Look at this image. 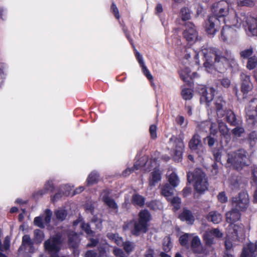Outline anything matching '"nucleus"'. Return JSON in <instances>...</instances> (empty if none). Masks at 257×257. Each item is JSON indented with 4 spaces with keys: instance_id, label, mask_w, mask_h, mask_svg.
<instances>
[{
    "instance_id": "obj_49",
    "label": "nucleus",
    "mask_w": 257,
    "mask_h": 257,
    "mask_svg": "<svg viewBox=\"0 0 257 257\" xmlns=\"http://www.w3.org/2000/svg\"><path fill=\"white\" fill-rule=\"evenodd\" d=\"M53 184L51 181H47L44 186L43 192L41 194L42 195L49 191H52L53 190Z\"/></svg>"
},
{
    "instance_id": "obj_28",
    "label": "nucleus",
    "mask_w": 257,
    "mask_h": 257,
    "mask_svg": "<svg viewBox=\"0 0 257 257\" xmlns=\"http://www.w3.org/2000/svg\"><path fill=\"white\" fill-rule=\"evenodd\" d=\"M174 188L175 187H172L169 184H166L162 188V194L166 197L167 200H169V197H171L174 194Z\"/></svg>"
},
{
    "instance_id": "obj_57",
    "label": "nucleus",
    "mask_w": 257,
    "mask_h": 257,
    "mask_svg": "<svg viewBox=\"0 0 257 257\" xmlns=\"http://www.w3.org/2000/svg\"><path fill=\"white\" fill-rule=\"evenodd\" d=\"M142 67V69L144 75L148 78V79L150 80H152L153 77V76L150 73L149 70L147 68L146 65H143V66H141Z\"/></svg>"
},
{
    "instance_id": "obj_25",
    "label": "nucleus",
    "mask_w": 257,
    "mask_h": 257,
    "mask_svg": "<svg viewBox=\"0 0 257 257\" xmlns=\"http://www.w3.org/2000/svg\"><path fill=\"white\" fill-rule=\"evenodd\" d=\"M228 24L223 26L221 33V39L223 41H225L229 38H231L235 33L234 30L231 27H228Z\"/></svg>"
},
{
    "instance_id": "obj_33",
    "label": "nucleus",
    "mask_w": 257,
    "mask_h": 257,
    "mask_svg": "<svg viewBox=\"0 0 257 257\" xmlns=\"http://www.w3.org/2000/svg\"><path fill=\"white\" fill-rule=\"evenodd\" d=\"M32 244L33 243L30 236L28 235H24L22 238V244L19 249V253H21L22 251L25 250L26 246L31 247Z\"/></svg>"
},
{
    "instance_id": "obj_12",
    "label": "nucleus",
    "mask_w": 257,
    "mask_h": 257,
    "mask_svg": "<svg viewBox=\"0 0 257 257\" xmlns=\"http://www.w3.org/2000/svg\"><path fill=\"white\" fill-rule=\"evenodd\" d=\"M189 147L192 151H195L199 155H201L204 151V148L201 141V138L197 134H195L193 136L189 142Z\"/></svg>"
},
{
    "instance_id": "obj_21",
    "label": "nucleus",
    "mask_w": 257,
    "mask_h": 257,
    "mask_svg": "<svg viewBox=\"0 0 257 257\" xmlns=\"http://www.w3.org/2000/svg\"><path fill=\"white\" fill-rule=\"evenodd\" d=\"M226 102L223 100L222 97H217L215 101V105L216 108L217 116L219 118H221L224 116V112L225 110L224 108Z\"/></svg>"
},
{
    "instance_id": "obj_6",
    "label": "nucleus",
    "mask_w": 257,
    "mask_h": 257,
    "mask_svg": "<svg viewBox=\"0 0 257 257\" xmlns=\"http://www.w3.org/2000/svg\"><path fill=\"white\" fill-rule=\"evenodd\" d=\"M249 203L248 195L245 192H241L238 197L233 198L232 200V207L239 211L245 210Z\"/></svg>"
},
{
    "instance_id": "obj_1",
    "label": "nucleus",
    "mask_w": 257,
    "mask_h": 257,
    "mask_svg": "<svg viewBox=\"0 0 257 257\" xmlns=\"http://www.w3.org/2000/svg\"><path fill=\"white\" fill-rule=\"evenodd\" d=\"M201 53L204 55V66L208 72L211 73L213 70L222 72L228 67L235 69L238 67L236 60L229 50H226L222 55L220 50L209 47L203 49Z\"/></svg>"
},
{
    "instance_id": "obj_58",
    "label": "nucleus",
    "mask_w": 257,
    "mask_h": 257,
    "mask_svg": "<svg viewBox=\"0 0 257 257\" xmlns=\"http://www.w3.org/2000/svg\"><path fill=\"white\" fill-rule=\"evenodd\" d=\"M150 133L151 137L152 139H155L157 138V126L155 125H151L150 126Z\"/></svg>"
},
{
    "instance_id": "obj_37",
    "label": "nucleus",
    "mask_w": 257,
    "mask_h": 257,
    "mask_svg": "<svg viewBox=\"0 0 257 257\" xmlns=\"http://www.w3.org/2000/svg\"><path fill=\"white\" fill-rule=\"evenodd\" d=\"M55 215L58 220L63 221L67 216V212L65 209L60 208L55 211Z\"/></svg>"
},
{
    "instance_id": "obj_46",
    "label": "nucleus",
    "mask_w": 257,
    "mask_h": 257,
    "mask_svg": "<svg viewBox=\"0 0 257 257\" xmlns=\"http://www.w3.org/2000/svg\"><path fill=\"white\" fill-rule=\"evenodd\" d=\"M52 215V212L50 209H47L45 210L44 214L42 216L45 223L48 224L50 222Z\"/></svg>"
},
{
    "instance_id": "obj_3",
    "label": "nucleus",
    "mask_w": 257,
    "mask_h": 257,
    "mask_svg": "<svg viewBox=\"0 0 257 257\" xmlns=\"http://www.w3.org/2000/svg\"><path fill=\"white\" fill-rule=\"evenodd\" d=\"M150 218V214L148 211L143 210L140 212L139 219L133 224L134 228L132 230V233L136 236L141 233H145L148 229L147 222Z\"/></svg>"
},
{
    "instance_id": "obj_54",
    "label": "nucleus",
    "mask_w": 257,
    "mask_h": 257,
    "mask_svg": "<svg viewBox=\"0 0 257 257\" xmlns=\"http://www.w3.org/2000/svg\"><path fill=\"white\" fill-rule=\"evenodd\" d=\"M172 246L170 238L168 237L165 239V241L163 242V249L167 252L169 251Z\"/></svg>"
},
{
    "instance_id": "obj_64",
    "label": "nucleus",
    "mask_w": 257,
    "mask_h": 257,
    "mask_svg": "<svg viewBox=\"0 0 257 257\" xmlns=\"http://www.w3.org/2000/svg\"><path fill=\"white\" fill-rule=\"evenodd\" d=\"M113 253L116 257H125V254L123 251L119 248H114Z\"/></svg>"
},
{
    "instance_id": "obj_22",
    "label": "nucleus",
    "mask_w": 257,
    "mask_h": 257,
    "mask_svg": "<svg viewBox=\"0 0 257 257\" xmlns=\"http://www.w3.org/2000/svg\"><path fill=\"white\" fill-rule=\"evenodd\" d=\"M239 211V210H236L235 208L232 207V210L226 214L227 222L230 223L231 224H232L233 222L238 220L240 217Z\"/></svg>"
},
{
    "instance_id": "obj_13",
    "label": "nucleus",
    "mask_w": 257,
    "mask_h": 257,
    "mask_svg": "<svg viewBox=\"0 0 257 257\" xmlns=\"http://www.w3.org/2000/svg\"><path fill=\"white\" fill-rule=\"evenodd\" d=\"M246 114L247 119L254 121L257 117V99L254 98L249 101L246 107Z\"/></svg>"
},
{
    "instance_id": "obj_50",
    "label": "nucleus",
    "mask_w": 257,
    "mask_h": 257,
    "mask_svg": "<svg viewBox=\"0 0 257 257\" xmlns=\"http://www.w3.org/2000/svg\"><path fill=\"white\" fill-rule=\"evenodd\" d=\"M237 4L239 6L252 7L254 3L251 0H237Z\"/></svg>"
},
{
    "instance_id": "obj_44",
    "label": "nucleus",
    "mask_w": 257,
    "mask_h": 257,
    "mask_svg": "<svg viewBox=\"0 0 257 257\" xmlns=\"http://www.w3.org/2000/svg\"><path fill=\"white\" fill-rule=\"evenodd\" d=\"M257 65V58L253 56L248 58L246 67L249 70L254 69Z\"/></svg>"
},
{
    "instance_id": "obj_55",
    "label": "nucleus",
    "mask_w": 257,
    "mask_h": 257,
    "mask_svg": "<svg viewBox=\"0 0 257 257\" xmlns=\"http://www.w3.org/2000/svg\"><path fill=\"white\" fill-rule=\"evenodd\" d=\"M244 132V130L243 127L241 126H236L232 131V134L236 137H240Z\"/></svg>"
},
{
    "instance_id": "obj_9",
    "label": "nucleus",
    "mask_w": 257,
    "mask_h": 257,
    "mask_svg": "<svg viewBox=\"0 0 257 257\" xmlns=\"http://www.w3.org/2000/svg\"><path fill=\"white\" fill-rule=\"evenodd\" d=\"M243 21V26L247 27L249 32L253 36H257V19H254L245 14H242L239 18Z\"/></svg>"
},
{
    "instance_id": "obj_53",
    "label": "nucleus",
    "mask_w": 257,
    "mask_h": 257,
    "mask_svg": "<svg viewBox=\"0 0 257 257\" xmlns=\"http://www.w3.org/2000/svg\"><path fill=\"white\" fill-rule=\"evenodd\" d=\"M81 227L87 234L93 235V231L90 229V226L88 223H81Z\"/></svg>"
},
{
    "instance_id": "obj_56",
    "label": "nucleus",
    "mask_w": 257,
    "mask_h": 257,
    "mask_svg": "<svg viewBox=\"0 0 257 257\" xmlns=\"http://www.w3.org/2000/svg\"><path fill=\"white\" fill-rule=\"evenodd\" d=\"M34 222L36 225L38 226L39 227H44L43 219L42 216H38L35 217L34 219Z\"/></svg>"
},
{
    "instance_id": "obj_16",
    "label": "nucleus",
    "mask_w": 257,
    "mask_h": 257,
    "mask_svg": "<svg viewBox=\"0 0 257 257\" xmlns=\"http://www.w3.org/2000/svg\"><path fill=\"white\" fill-rule=\"evenodd\" d=\"M240 79L241 81V91L244 94L247 93L251 91L253 88V85L250 81V77L245 74L242 73L240 74Z\"/></svg>"
},
{
    "instance_id": "obj_30",
    "label": "nucleus",
    "mask_w": 257,
    "mask_h": 257,
    "mask_svg": "<svg viewBox=\"0 0 257 257\" xmlns=\"http://www.w3.org/2000/svg\"><path fill=\"white\" fill-rule=\"evenodd\" d=\"M161 172L158 169H155L151 173V176L150 178V185L155 186L156 183L161 180Z\"/></svg>"
},
{
    "instance_id": "obj_19",
    "label": "nucleus",
    "mask_w": 257,
    "mask_h": 257,
    "mask_svg": "<svg viewBox=\"0 0 257 257\" xmlns=\"http://www.w3.org/2000/svg\"><path fill=\"white\" fill-rule=\"evenodd\" d=\"M147 162L146 161V159L144 158H142L138 162H136L133 168H127L125 169L122 173V175L124 176H127L129 175L133 171L135 170H142L144 168L146 165H147Z\"/></svg>"
},
{
    "instance_id": "obj_24",
    "label": "nucleus",
    "mask_w": 257,
    "mask_h": 257,
    "mask_svg": "<svg viewBox=\"0 0 257 257\" xmlns=\"http://www.w3.org/2000/svg\"><path fill=\"white\" fill-rule=\"evenodd\" d=\"M102 199L104 203L108 206L109 208L112 210H114L116 212L117 210V205L114 201V200L108 197L107 192L104 191L103 194L102 196Z\"/></svg>"
},
{
    "instance_id": "obj_47",
    "label": "nucleus",
    "mask_w": 257,
    "mask_h": 257,
    "mask_svg": "<svg viewBox=\"0 0 257 257\" xmlns=\"http://www.w3.org/2000/svg\"><path fill=\"white\" fill-rule=\"evenodd\" d=\"M181 17L183 21H186L190 19L191 16H190V12L188 9H187L186 8H183L181 9Z\"/></svg>"
},
{
    "instance_id": "obj_63",
    "label": "nucleus",
    "mask_w": 257,
    "mask_h": 257,
    "mask_svg": "<svg viewBox=\"0 0 257 257\" xmlns=\"http://www.w3.org/2000/svg\"><path fill=\"white\" fill-rule=\"evenodd\" d=\"M218 199L221 203H225L227 201V198L224 192H220L218 194Z\"/></svg>"
},
{
    "instance_id": "obj_7",
    "label": "nucleus",
    "mask_w": 257,
    "mask_h": 257,
    "mask_svg": "<svg viewBox=\"0 0 257 257\" xmlns=\"http://www.w3.org/2000/svg\"><path fill=\"white\" fill-rule=\"evenodd\" d=\"M183 140V138L180 135L178 138L173 136L169 140V145L173 151L174 155L178 158H180L182 156L184 148Z\"/></svg>"
},
{
    "instance_id": "obj_51",
    "label": "nucleus",
    "mask_w": 257,
    "mask_h": 257,
    "mask_svg": "<svg viewBox=\"0 0 257 257\" xmlns=\"http://www.w3.org/2000/svg\"><path fill=\"white\" fill-rule=\"evenodd\" d=\"M253 50L252 48H250L248 49H245L244 50L241 51L240 52V57L245 59L247 58L249 56H251L252 54Z\"/></svg>"
},
{
    "instance_id": "obj_39",
    "label": "nucleus",
    "mask_w": 257,
    "mask_h": 257,
    "mask_svg": "<svg viewBox=\"0 0 257 257\" xmlns=\"http://www.w3.org/2000/svg\"><path fill=\"white\" fill-rule=\"evenodd\" d=\"M193 91L189 88H183L181 91V95L185 100H190L193 97Z\"/></svg>"
},
{
    "instance_id": "obj_48",
    "label": "nucleus",
    "mask_w": 257,
    "mask_h": 257,
    "mask_svg": "<svg viewBox=\"0 0 257 257\" xmlns=\"http://www.w3.org/2000/svg\"><path fill=\"white\" fill-rule=\"evenodd\" d=\"M169 199H170L168 200L170 201L171 204L174 206L175 210H178L180 207V199L177 197L172 198V196L170 197Z\"/></svg>"
},
{
    "instance_id": "obj_45",
    "label": "nucleus",
    "mask_w": 257,
    "mask_h": 257,
    "mask_svg": "<svg viewBox=\"0 0 257 257\" xmlns=\"http://www.w3.org/2000/svg\"><path fill=\"white\" fill-rule=\"evenodd\" d=\"M35 240L38 243L42 242L44 238V234L40 229H36L34 231Z\"/></svg>"
},
{
    "instance_id": "obj_15",
    "label": "nucleus",
    "mask_w": 257,
    "mask_h": 257,
    "mask_svg": "<svg viewBox=\"0 0 257 257\" xmlns=\"http://www.w3.org/2000/svg\"><path fill=\"white\" fill-rule=\"evenodd\" d=\"M221 236L222 233L218 229L207 230L203 235L204 240L208 245H210L213 243L214 237H220Z\"/></svg>"
},
{
    "instance_id": "obj_32",
    "label": "nucleus",
    "mask_w": 257,
    "mask_h": 257,
    "mask_svg": "<svg viewBox=\"0 0 257 257\" xmlns=\"http://www.w3.org/2000/svg\"><path fill=\"white\" fill-rule=\"evenodd\" d=\"M68 244L70 247L75 248L78 244L79 239L78 235L73 232L69 234Z\"/></svg>"
},
{
    "instance_id": "obj_23",
    "label": "nucleus",
    "mask_w": 257,
    "mask_h": 257,
    "mask_svg": "<svg viewBox=\"0 0 257 257\" xmlns=\"http://www.w3.org/2000/svg\"><path fill=\"white\" fill-rule=\"evenodd\" d=\"M191 249L196 253H200L203 251V247L201 244V241L197 236L192 237Z\"/></svg>"
},
{
    "instance_id": "obj_20",
    "label": "nucleus",
    "mask_w": 257,
    "mask_h": 257,
    "mask_svg": "<svg viewBox=\"0 0 257 257\" xmlns=\"http://www.w3.org/2000/svg\"><path fill=\"white\" fill-rule=\"evenodd\" d=\"M244 14L243 13H240L239 15H235L231 20L228 18L223 19L222 23L225 24V25L228 24V27L232 28V27H235L238 28L240 27L241 24L243 25V21H240L239 18L241 17V15Z\"/></svg>"
},
{
    "instance_id": "obj_2",
    "label": "nucleus",
    "mask_w": 257,
    "mask_h": 257,
    "mask_svg": "<svg viewBox=\"0 0 257 257\" xmlns=\"http://www.w3.org/2000/svg\"><path fill=\"white\" fill-rule=\"evenodd\" d=\"M249 163L247 153L243 150L228 154L227 164L236 170H241L244 166L248 165Z\"/></svg>"
},
{
    "instance_id": "obj_59",
    "label": "nucleus",
    "mask_w": 257,
    "mask_h": 257,
    "mask_svg": "<svg viewBox=\"0 0 257 257\" xmlns=\"http://www.w3.org/2000/svg\"><path fill=\"white\" fill-rule=\"evenodd\" d=\"M10 246V239L8 236L6 237L5 240L4 241V244L3 246H0L2 247V249L7 250Z\"/></svg>"
},
{
    "instance_id": "obj_43",
    "label": "nucleus",
    "mask_w": 257,
    "mask_h": 257,
    "mask_svg": "<svg viewBox=\"0 0 257 257\" xmlns=\"http://www.w3.org/2000/svg\"><path fill=\"white\" fill-rule=\"evenodd\" d=\"M192 237V234L185 233L181 235L179 238V241L182 246H188L189 239Z\"/></svg>"
},
{
    "instance_id": "obj_8",
    "label": "nucleus",
    "mask_w": 257,
    "mask_h": 257,
    "mask_svg": "<svg viewBox=\"0 0 257 257\" xmlns=\"http://www.w3.org/2000/svg\"><path fill=\"white\" fill-rule=\"evenodd\" d=\"M222 21L216 17L210 16L205 22V30L211 35H214L217 32L221 25Z\"/></svg>"
},
{
    "instance_id": "obj_38",
    "label": "nucleus",
    "mask_w": 257,
    "mask_h": 257,
    "mask_svg": "<svg viewBox=\"0 0 257 257\" xmlns=\"http://www.w3.org/2000/svg\"><path fill=\"white\" fill-rule=\"evenodd\" d=\"M169 182L170 185L173 187H176L178 185L179 182V178L174 172H172L169 175Z\"/></svg>"
},
{
    "instance_id": "obj_61",
    "label": "nucleus",
    "mask_w": 257,
    "mask_h": 257,
    "mask_svg": "<svg viewBox=\"0 0 257 257\" xmlns=\"http://www.w3.org/2000/svg\"><path fill=\"white\" fill-rule=\"evenodd\" d=\"M204 141L207 142L208 145L210 147H211L214 145L215 140L210 136H208L204 139Z\"/></svg>"
},
{
    "instance_id": "obj_17",
    "label": "nucleus",
    "mask_w": 257,
    "mask_h": 257,
    "mask_svg": "<svg viewBox=\"0 0 257 257\" xmlns=\"http://www.w3.org/2000/svg\"><path fill=\"white\" fill-rule=\"evenodd\" d=\"M257 241L255 243H249L242 251L241 257H256Z\"/></svg>"
},
{
    "instance_id": "obj_14",
    "label": "nucleus",
    "mask_w": 257,
    "mask_h": 257,
    "mask_svg": "<svg viewBox=\"0 0 257 257\" xmlns=\"http://www.w3.org/2000/svg\"><path fill=\"white\" fill-rule=\"evenodd\" d=\"M202 96L200 98L201 103L205 102L208 105L209 102L213 98L215 90L212 87H203L201 89Z\"/></svg>"
},
{
    "instance_id": "obj_11",
    "label": "nucleus",
    "mask_w": 257,
    "mask_h": 257,
    "mask_svg": "<svg viewBox=\"0 0 257 257\" xmlns=\"http://www.w3.org/2000/svg\"><path fill=\"white\" fill-rule=\"evenodd\" d=\"M61 238L59 235H56L51 237L44 243L45 249L50 253H56L60 250Z\"/></svg>"
},
{
    "instance_id": "obj_18",
    "label": "nucleus",
    "mask_w": 257,
    "mask_h": 257,
    "mask_svg": "<svg viewBox=\"0 0 257 257\" xmlns=\"http://www.w3.org/2000/svg\"><path fill=\"white\" fill-rule=\"evenodd\" d=\"M224 119L232 126H237L240 124V121L236 118L234 113L231 110H227L224 112Z\"/></svg>"
},
{
    "instance_id": "obj_34",
    "label": "nucleus",
    "mask_w": 257,
    "mask_h": 257,
    "mask_svg": "<svg viewBox=\"0 0 257 257\" xmlns=\"http://www.w3.org/2000/svg\"><path fill=\"white\" fill-rule=\"evenodd\" d=\"M229 181L230 187L232 190L238 189L241 185L240 178L238 176H232Z\"/></svg>"
},
{
    "instance_id": "obj_10",
    "label": "nucleus",
    "mask_w": 257,
    "mask_h": 257,
    "mask_svg": "<svg viewBox=\"0 0 257 257\" xmlns=\"http://www.w3.org/2000/svg\"><path fill=\"white\" fill-rule=\"evenodd\" d=\"M185 30L183 32V37L190 44L194 43L198 38V33L195 26L191 23L185 24Z\"/></svg>"
},
{
    "instance_id": "obj_35",
    "label": "nucleus",
    "mask_w": 257,
    "mask_h": 257,
    "mask_svg": "<svg viewBox=\"0 0 257 257\" xmlns=\"http://www.w3.org/2000/svg\"><path fill=\"white\" fill-rule=\"evenodd\" d=\"M98 180V174L95 171H93L89 175L87 179V182L88 185H92L96 183Z\"/></svg>"
},
{
    "instance_id": "obj_60",
    "label": "nucleus",
    "mask_w": 257,
    "mask_h": 257,
    "mask_svg": "<svg viewBox=\"0 0 257 257\" xmlns=\"http://www.w3.org/2000/svg\"><path fill=\"white\" fill-rule=\"evenodd\" d=\"M111 10L112 11L115 17L118 19L120 17L118 9L114 4H112L111 7Z\"/></svg>"
},
{
    "instance_id": "obj_36",
    "label": "nucleus",
    "mask_w": 257,
    "mask_h": 257,
    "mask_svg": "<svg viewBox=\"0 0 257 257\" xmlns=\"http://www.w3.org/2000/svg\"><path fill=\"white\" fill-rule=\"evenodd\" d=\"M229 226L233 229L234 233L236 236H241L243 234L244 229L242 225L239 226L236 224H231Z\"/></svg>"
},
{
    "instance_id": "obj_40",
    "label": "nucleus",
    "mask_w": 257,
    "mask_h": 257,
    "mask_svg": "<svg viewBox=\"0 0 257 257\" xmlns=\"http://www.w3.org/2000/svg\"><path fill=\"white\" fill-rule=\"evenodd\" d=\"M218 127L221 135L224 136L227 135L229 132V129L225 123L220 120H218Z\"/></svg>"
},
{
    "instance_id": "obj_4",
    "label": "nucleus",
    "mask_w": 257,
    "mask_h": 257,
    "mask_svg": "<svg viewBox=\"0 0 257 257\" xmlns=\"http://www.w3.org/2000/svg\"><path fill=\"white\" fill-rule=\"evenodd\" d=\"M191 175L194 182V188L197 192L202 193L207 190L208 187L207 178L205 173L201 170L196 169Z\"/></svg>"
},
{
    "instance_id": "obj_31",
    "label": "nucleus",
    "mask_w": 257,
    "mask_h": 257,
    "mask_svg": "<svg viewBox=\"0 0 257 257\" xmlns=\"http://www.w3.org/2000/svg\"><path fill=\"white\" fill-rule=\"evenodd\" d=\"M208 48H203L200 51H199L198 53H197L196 51H194L193 50H192L191 49H189L187 50L186 51V54L185 56V57L186 59L188 60L191 57V55H193L194 56V59L195 61V63L196 64H199V61L198 60V56L199 55H200L201 56H203L204 57V55L201 54V52L203 49H207Z\"/></svg>"
},
{
    "instance_id": "obj_29",
    "label": "nucleus",
    "mask_w": 257,
    "mask_h": 257,
    "mask_svg": "<svg viewBox=\"0 0 257 257\" xmlns=\"http://www.w3.org/2000/svg\"><path fill=\"white\" fill-rule=\"evenodd\" d=\"M207 219L208 221H211L214 224H217L221 221L222 216L216 211H211L208 214Z\"/></svg>"
},
{
    "instance_id": "obj_41",
    "label": "nucleus",
    "mask_w": 257,
    "mask_h": 257,
    "mask_svg": "<svg viewBox=\"0 0 257 257\" xmlns=\"http://www.w3.org/2000/svg\"><path fill=\"white\" fill-rule=\"evenodd\" d=\"M132 202L134 204L141 206L144 205L145 199L142 196L138 194H135L133 197Z\"/></svg>"
},
{
    "instance_id": "obj_26",
    "label": "nucleus",
    "mask_w": 257,
    "mask_h": 257,
    "mask_svg": "<svg viewBox=\"0 0 257 257\" xmlns=\"http://www.w3.org/2000/svg\"><path fill=\"white\" fill-rule=\"evenodd\" d=\"M179 218L181 220L186 221L188 223L192 224L194 221V217L190 211L184 209L180 214Z\"/></svg>"
},
{
    "instance_id": "obj_52",
    "label": "nucleus",
    "mask_w": 257,
    "mask_h": 257,
    "mask_svg": "<svg viewBox=\"0 0 257 257\" xmlns=\"http://www.w3.org/2000/svg\"><path fill=\"white\" fill-rule=\"evenodd\" d=\"M123 244L124 250L128 253L132 251L135 246L134 243L131 241H125Z\"/></svg>"
},
{
    "instance_id": "obj_5",
    "label": "nucleus",
    "mask_w": 257,
    "mask_h": 257,
    "mask_svg": "<svg viewBox=\"0 0 257 257\" xmlns=\"http://www.w3.org/2000/svg\"><path fill=\"white\" fill-rule=\"evenodd\" d=\"M229 6V4L225 1H219L214 4L212 8V11L214 14L213 16L216 17L222 22L223 19H225L224 17L228 14Z\"/></svg>"
},
{
    "instance_id": "obj_62",
    "label": "nucleus",
    "mask_w": 257,
    "mask_h": 257,
    "mask_svg": "<svg viewBox=\"0 0 257 257\" xmlns=\"http://www.w3.org/2000/svg\"><path fill=\"white\" fill-rule=\"evenodd\" d=\"M92 223L94 224L97 229H100L102 227L101 221L99 218L94 217L92 219Z\"/></svg>"
},
{
    "instance_id": "obj_27",
    "label": "nucleus",
    "mask_w": 257,
    "mask_h": 257,
    "mask_svg": "<svg viewBox=\"0 0 257 257\" xmlns=\"http://www.w3.org/2000/svg\"><path fill=\"white\" fill-rule=\"evenodd\" d=\"M71 190L70 187L68 185H65L61 188L60 192L56 193L52 198V200L53 202H55L61 198L63 195H69L70 193Z\"/></svg>"
},
{
    "instance_id": "obj_42",
    "label": "nucleus",
    "mask_w": 257,
    "mask_h": 257,
    "mask_svg": "<svg viewBox=\"0 0 257 257\" xmlns=\"http://www.w3.org/2000/svg\"><path fill=\"white\" fill-rule=\"evenodd\" d=\"M107 236L110 239L114 240L115 242L118 245H121L123 243L122 238L118 237V235L116 234L108 233Z\"/></svg>"
}]
</instances>
